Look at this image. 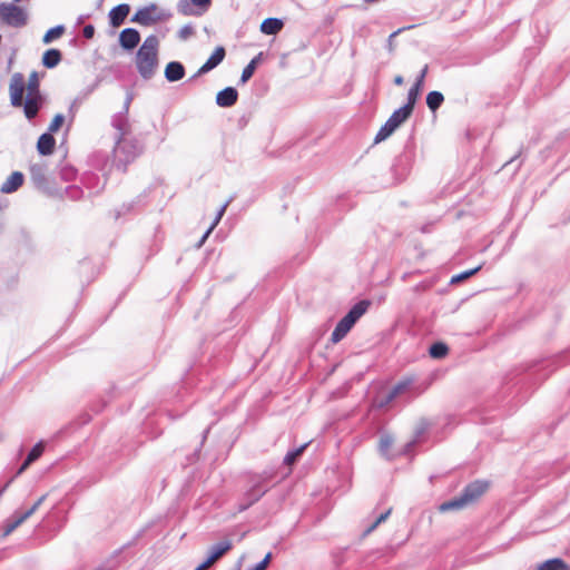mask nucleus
<instances>
[{"label":"nucleus","mask_w":570,"mask_h":570,"mask_svg":"<svg viewBox=\"0 0 570 570\" xmlns=\"http://www.w3.org/2000/svg\"><path fill=\"white\" fill-rule=\"evenodd\" d=\"M39 77L36 71L29 76L27 83V97L23 99L26 90L24 77L20 72L12 75L9 91L10 100L13 107H23L26 117L30 120L35 118L42 106L43 98L39 90Z\"/></svg>","instance_id":"f257e3e1"},{"label":"nucleus","mask_w":570,"mask_h":570,"mask_svg":"<svg viewBox=\"0 0 570 570\" xmlns=\"http://www.w3.org/2000/svg\"><path fill=\"white\" fill-rule=\"evenodd\" d=\"M159 39L155 35L148 36L136 55V67L144 79H150L158 66Z\"/></svg>","instance_id":"f03ea898"},{"label":"nucleus","mask_w":570,"mask_h":570,"mask_svg":"<svg viewBox=\"0 0 570 570\" xmlns=\"http://www.w3.org/2000/svg\"><path fill=\"white\" fill-rule=\"evenodd\" d=\"M368 306L370 303L367 301H361L356 303L350 309V312L337 323L334 331L332 332L331 341L333 343H338L341 340H343L357 322V320L365 314Z\"/></svg>","instance_id":"7ed1b4c3"},{"label":"nucleus","mask_w":570,"mask_h":570,"mask_svg":"<svg viewBox=\"0 0 570 570\" xmlns=\"http://www.w3.org/2000/svg\"><path fill=\"white\" fill-rule=\"evenodd\" d=\"M171 18L170 11L159 7L156 3H150L142 8H139L136 13L131 17V22L139 23L141 26H151L160 21H166Z\"/></svg>","instance_id":"20e7f679"},{"label":"nucleus","mask_w":570,"mask_h":570,"mask_svg":"<svg viewBox=\"0 0 570 570\" xmlns=\"http://www.w3.org/2000/svg\"><path fill=\"white\" fill-rule=\"evenodd\" d=\"M140 153L139 146L128 137H118L114 148V160L117 167H124Z\"/></svg>","instance_id":"39448f33"},{"label":"nucleus","mask_w":570,"mask_h":570,"mask_svg":"<svg viewBox=\"0 0 570 570\" xmlns=\"http://www.w3.org/2000/svg\"><path fill=\"white\" fill-rule=\"evenodd\" d=\"M412 112L409 110V108L401 107L396 109L380 128L374 141L381 142L389 138L403 122L410 118Z\"/></svg>","instance_id":"423d86ee"},{"label":"nucleus","mask_w":570,"mask_h":570,"mask_svg":"<svg viewBox=\"0 0 570 570\" xmlns=\"http://www.w3.org/2000/svg\"><path fill=\"white\" fill-rule=\"evenodd\" d=\"M0 19L16 28L27 23L26 12L13 3H0Z\"/></svg>","instance_id":"0eeeda50"},{"label":"nucleus","mask_w":570,"mask_h":570,"mask_svg":"<svg viewBox=\"0 0 570 570\" xmlns=\"http://www.w3.org/2000/svg\"><path fill=\"white\" fill-rule=\"evenodd\" d=\"M39 505L35 503L30 509L24 512H14L6 522L4 535H9L19 525H21L27 519H29L37 510Z\"/></svg>","instance_id":"6e6552de"},{"label":"nucleus","mask_w":570,"mask_h":570,"mask_svg":"<svg viewBox=\"0 0 570 570\" xmlns=\"http://www.w3.org/2000/svg\"><path fill=\"white\" fill-rule=\"evenodd\" d=\"M488 489V483L484 481H475L465 487L461 495L468 505L475 502L481 498Z\"/></svg>","instance_id":"1a4fd4ad"},{"label":"nucleus","mask_w":570,"mask_h":570,"mask_svg":"<svg viewBox=\"0 0 570 570\" xmlns=\"http://www.w3.org/2000/svg\"><path fill=\"white\" fill-rule=\"evenodd\" d=\"M411 381H402L394 385L391 391H389L385 395L379 396L374 401V406L376 407H384L389 403H391L394 399H396L399 395L403 394L410 386Z\"/></svg>","instance_id":"9d476101"},{"label":"nucleus","mask_w":570,"mask_h":570,"mask_svg":"<svg viewBox=\"0 0 570 570\" xmlns=\"http://www.w3.org/2000/svg\"><path fill=\"white\" fill-rule=\"evenodd\" d=\"M225 49L224 47H217L212 56L207 59V61L198 69L197 73L194 77H198L209 72L215 69L225 58Z\"/></svg>","instance_id":"9b49d317"},{"label":"nucleus","mask_w":570,"mask_h":570,"mask_svg":"<svg viewBox=\"0 0 570 570\" xmlns=\"http://www.w3.org/2000/svg\"><path fill=\"white\" fill-rule=\"evenodd\" d=\"M140 41V33L134 28H126L119 35V43L125 50L135 49Z\"/></svg>","instance_id":"f8f14e48"},{"label":"nucleus","mask_w":570,"mask_h":570,"mask_svg":"<svg viewBox=\"0 0 570 570\" xmlns=\"http://www.w3.org/2000/svg\"><path fill=\"white\" fill-rule=\"evenodd\" d=\"M212 3V0H178L177 10L184 16H193V4L206 11Z\"/></svg>","instance_id":"ddd939ff"},{"label":"nucleus","mask_w":570,"mask_h":570,"mask_svg":"<svg viewBox=\"0 0 570 570\" xmlns=\"http://www.w3.org/2000/svg\"><path fill=\"white\" fill-rule=\"evenodd\" d=\"M238 98V92L233 87H227L223 90H220L216 96V104L219 107H232L236 104Z\"/></svg>","instance_id":"4468645a"},{"label":"nucleus","mask_w":570,"mask_h":570,"mask_svg":"<svg viewBox=\"0 0 570 570\" xmlns=\"http://www.w3.org/2000/svg\"><path fill=\"white\" fill-rule=\"evenodd\" d=\"M129 12H130V7H129V4H126V3H121V4H118L117 7L112 8L109 12L110 24L115 28L119 27L120 24L124 23L125 19L129 14Z\"/></svg>","instance_id":"2eb2a0df"},{"label":"nucleus","mask_w":570,"mask_h":570,"mask_svg":"<svg viewBox=\"0 0 570 570\" xmlns=\"http://www.w3.org/2000/svg\"><path fill=\"white\" fill-rule=\"evenodd\" d=\"M23 174L20 171H13L6 181L2 183L0 190L3 194H11L16 191L23 184Z\"/></svg>","instance_id":"dca6fc26"},{"label":"nucleus","mask_w":570,"mask_h":570,"mask_svg":"<svg viewBox=\"0 0 570 570\" xmlns=\"http://www.w3.org/2000/svg\"><path fill=\"white\" fill-rule=\"evenodd\" d=\"M232 547L233 544L229 540H224L213 546L209 550V556L207 558L208 562L213 566L218 559H220L226 552H228L232 549Z\"/></svg>","instance_id":"f3484780"},{"label":"nucleus","mask_w":570,"mask_h":570,"mask_svg":"<svg viewBox=\"0 0 570 570\" xmlns=\"http://www.w3.org/2000/svg\"><path fill=\"white\" fill-rule=\"evenodd\" d=\"M184 76H185V68L178 61H171L165 68V78L170 82L178 81V80L183 79Z\"/></svg>","instance_id":"a211bd4d"},{"label":"nucleus","mask_w":570,"mask_h":570,"mask_svg":"<svg viewBox=\"0 0 570 570\" xmlns=\"http://www.w3.org/2000/svg\"><path fill=\"white\" fill-rule=\"evenodd\" d=\"M56 140L50 132L42 134L37 142V149L41 155H50L53 151Z\"/></svg>","instance_id":"6ab92c4d"},{"label":"nucleus","mask_w":570,"mask_h":570,"mask_svg":"<svg viewBox=\"0 0 570 570\" xmlns=\"http://www.w3.org/2000/svg\"><path fill=\"white\" fill-rule=\"evenodd\" d=\"M30 175L32 181L39 186L42 187L47 184V170L46 166L42 164H33L30 167Z\"/></svg>","instance_id":"aec40b11"},{"label":"nucleus","mask_w":570,"mask_h":570,"mask_svg":"<svg viewBox=\"0 0 570 570\" xmlns=\"http://www.w3.org/2000/svg\"><path fill=\"white\" fill-rule=\"evenodd\" d=\"M284 23L277 18H267L261 24V31L265 35H276L283 28Z\"/></svg>","instance_id":"412c9836"},{"label":"nucleus","mask_w":570,"mask_h":570,"mask_svg":"<svg viewBox=\"0 0 570 570\" xmlns=\"http://www.w3.org/2000/svg\"><path fill=\"white\" fill-rule=\"evenodd\" d=\"M43 443L42 442H39L37 443L31 450L30 452L28 453L24 462L22 463V465L20 466V469L18 470V474H21L24 470H27V468L32 463L35 462L37 459H39L43 452Z\"/></svg>","instance_id":"4be33fe9"},{"label":"nucleus","mask_w":570,"mask_h":570,"mask_svg":"<svg viewBox=\"0 0 570 570\" xmlns=\"http://www.w3.org/2000/svg\"><path fill=\"white\" fill-rule=\"evenodd\" d=\"M266 490L267 489L261 483V481L256 482L245 494L247 507L258 501Z\"/></svg>","instance_id":"5701e85b"},{"label":"nucleus","mask_w":570,"mask_h":570,"mask_svg":"<svg viewBox=\"0 0 570 570\" xmlns=\"http://www.w3.org/2000/svg\"><path fill=\"white\" fill-rule=\"evenodd\" d=\"M466 507H468L466 502L464 501L463 497L460 494L459 497H455L452 500L443 502L439 507V510L441 512H448V511H453V510H462Z\"/></svg>","instance_id":"b1692460"},{"label":"nucleus","mask_w":570,"mask_h":570,"mask_svg":"<svg viewBox=\"0 0 570 570\" xmlns=\"http://www.w3.org/2000/svg\"><path fill=\"white\" fill-rule=\"evenodd\" d=\"M61 60V53L57 49H49L43 53L42 63L47 68H55Z\"/></svg>","instance_id":"393cba45"},{"label":"nucleus","mask_w":570,"mask_h":570,"mask_svg":"<svg viewBox=\"0 0 570 570\" xmlns=\"http://www.w3.org/2000/svg\"><path fill=\"white\" fill-rule=\"evenodd\" d=\"M112 125L118 131V137H127L129 134V124L125 115H118L114 118Z\"/></svg>","instance_id":"a878e982"},{"label":"nucleus","mask_w":570,"mask_h":570,"mask_svg":"<svg viewBox=\"0 0 570 570\" xmlns=\"http://www.w3.org/2000/svg\"><path fill=\"white\" fill-rule=\"evenodd\" d=\"M538 570H570V567L561 559H550L539 566Z\"/></svg>","instance_id":"bb28decb"},{"label":"nucleus","mask_w":570,"mask_h":570,"mask_svg":"<svg viewBox=\"0 0 570 570\" xmlns=\"http://www.w3.org/2000/svg\"><path fill=\"white\" fill-rule=\"evenodd\" d=\"M443 101L444 97L440 91H431L426 96V105L432 111L439 109Z\"/></svg>","instance_id":"cd10ccee"},{"label":"nucleus","mask_w":570,"mask_h":570,"mask_svg":"<svg viewBox=\"0 0 570 570\" xmlns=\"http://www.w3.org/2000/svg\"><path fill=\"white\" fill-rule=\"evenodd\" d=\"M229 202L225 203L220 208L219 210L217 212V215L214 219V222L212 223V225L209 226V228L206 230V233L203 235L202 239L199 240L198 243V247H200L205 240L207 239V237L210 235V233L214 230V228L218 225V223L220 222L222 217L224 216L225 212H226V208L228 206Z\"/></svg>","instance_id":"c85d7f7f"},{"label":"nucleus","mask_w":570,"mask_h":570,"mask_svg":"<svg viewBox=\"0 0 570 570\" xmlns=\"http://www.w3.org/2000/svg\"><path fill=\"white\" fill-rule=\"evenodd\" d=\"M422 89L423 88L413 85L407 92V102L403 107L409 108V110L413 112L414 106L421 95Z\"/></svg>","instance_id":"c756f323"},{"label":"nucleus","mask_w":570,"mask_h":570,"mask_svg":"<svg viewBox=\"0 0 570 570\" xmlns=\"http://www.w3.org/2000/svg\"><path fill=\"white\" fill-rule=\"evenodd\" d=\"M261 57H262V53H259L257 57L252 59V61L243 69V72L240 76V81L243 83L247 82L252 78Z\"/></svg>","instance_id":"7c9ffc66"},{"label":"nucleus","mask_w":570,"mask_h":570,"mask_svg":"<svg viewBox=\"0 0 570 570\" xmlns=\"http://www.w3.org/2000/svg\"><path fill=\"white\" fill-rule=\"evenodd\" d=\"M448 352L449 348L444 343H434L430 347V355L433 358H442L448 354Z\"/></svg>","instance_id":"2f4dec72"},{"label":"nucleus","mask_w":570,"mask_h":570,"mask_svg":"<svg viewBox=\"0 0 570 570\" xmlns=\"http://www.w3.org/2000/svg\"><path fill=\"white\" fill-rule=\"evenodd\" d=\"M307 446V443L301 445L299 448L293 450V451H289L285 458H284V463L286 465H292L296 462V460L302 455V453L304 452V450L306 449Z\"/></svg>","instance_id":"473e14b6"},{"label":"nucleus","mask_w":570,"mask_h":570,"mask_svg":"<svg viewBox=\"0 0 570 570\" xmlns=\"http://www.w3.org/2000/svg\"><path fill=\"white\" fill-rule=\"evenodd\" d=\"M63 31H65L63 26H57V27H53V28L49 29V30L45 33L42 41H43L45 43H49V42H51L53 39L59 38V37L63 33Z\"/></svg>","instance_id":"72a5a7b5"},{"label":"nucleus","mask_w":570,"mask_h":570,"mask_svg":"<svg viewBox=\"0 0 570 570\" xmlns=\"http://www.w3.org/2000/svg\"><path fill=\"white\" fill-rule=\"evenodd\" d=\"M393 444V439L391 435H383L380 440V452L382 455L387 456L389 450Z\"/></svg>","instance_id":"f704fd0d"},{"label":"nucleus","mask_w":570,"mask_h":570,"mask_svg":"<svg viewBox=\"0 0 570 570\" xmlns=\"http://www.w3.org/2000/svg\"><path fill=\"white\" fill-rule=\"evenodd\" d=\"M480 268H481V266H478L475 268H472V269L465 271L463 273H460L458 275H454L451 278V283H458V282L464 281V279L469 278L470 276L474 275L478 271H480Z\"/></svg>","instance_id":"c9c22d12"},{"label":"nucleus","mask_w":570,"mask_h":570,"mask_svg":"<svg viewBox=\"0 0 570 570\" xmlns=\"http://www.w3.org/2000/svg\"><path fill=\"white\" fill-rule=\"evenodd\" d=\"M63 121H65V116L61 114H57L53 117L51 124L49 125V128H48L49 132L51 134V132L58 131L59 128L62 126Z\"/></svg>","instance_id":"e433bc0d"},{"label":"nucleus","mask_w":570,"mask_h":570,"mask_svg":"<svg viewBox=\"0 0 570 570\" xmlns=\"http://www.w3.org/2000/svg\"><path fill=\"white\" fill-rule=\"evenodd\" d=\"M194 35V28L191 24H185L178 31V37L181 40H187L189 37Z\"/></svg>","instance_id":"4c0bfd02"},{"label":"nucleus","mask_w":570,"mask_h":570,"mask_svg":"<svg viewBox=\"0 0 570 570\" xmlns=\"http://www.w3.org/2000/svg\"><path fill=\"white\" fill-rule=\"evenodd\" d=\"M428 70H429L428 65H425L422 68V70L420 71V73L416 77L415 82L413 85L419 86L420 88H423Z\"/></svg>","instance_id":"58836bf2"},{"label":"nucleus","mask_w":570,"mask_h":570,"mask_svg":"<svg viewBox=\"0 0 570 570\" xmlns=\"http://www.w3.org/2000/svg\"><path fill=\"white\" fill-rule=\"evenodd\" d=\"M271 559H272V553H267L265 556V558L258 562L254 568H252L253 570H266V568L268 567L269 562H271Z\"/></svg>","instance_id":"ea45409f"},{"label":"nucleus","mask_w":570,"mask_h":570,"mask_svg":"<svg viewBox=\"0 0 570 570\" xmlns=\"http://www.w3.org/2000/svg\"><path fill=\"white\" fill-rule=\"evenodd\" d=\"M391 513V509H389L387 511H385L384 513H381L380 517L376 519V521L371 525V528L368 529V532L370 531H373L379 524H381L382 522H384L389 515Z\"/></svg>","instance_id":"a19ab883"},{"label":"nucleus","mask_w":570,"mask_h":570,"mask_svg":"<svg viewBox=\"0 0 570 570\" xmlns=\"http://www.w3.org/2000/svg\"><path fill=\"white\" fill-rule=\"evenodd\" d=\"M82 33H83V37L87 38V39H91L95 35V28L92 24H87L85 26L83 30H82Z\"/></svg>","instance_id":"79ce46f5"},{"label":"nucleus","mask_w":570,"mask_h":570,"mask_svg":"<svg viewBox=\"0 0 570 570\" xmlns=\"http://www.w3.org/2000/svg\"><path fill=\"white\" fill-rule=\"evenodd\" d=\"M212 564L208 562V560L206 559L202 564H199L195 570H206L210 567Z\"/></svg>","instance_id":"37998d69"},{"label":"nucleus","mask_w":570,"mask_h":570,"mask_svg":"<svg viewBox=\"0 0 570 570\" xmlns=\"http://www.w3.org/2000/svg\"><path fill=\"white\" fill-rule=\"evenodd\" d=\"M403 81H404V79H403V77H402V76H400V75H399V76H395V77H394V83H395L396 86H401V85H403Z\"/></svg>","instance_id":"c03bdc74"},{"label":"nucleus","mask_w":570,"mask_h":570,"mask_svg":"<svg viewBox=\"0 0 570 570\" xmlns=\"http://www.w3.org/2000/svg\"><path fill=\"white\" fill-rule=\"evenodd\" d=\"M400 32H401V29H399V30H396V31H394L393 33H391V35H390V37H389V43H390V46H392V43H393V38H394L396 35H399Z\"/></svg>","instance_id":"a18cd8bd"},{"label":"nucleus","mask_w":570,"mask_h":570,"mask_svg":"<svg viewBox=\"0 0 570 570\" xmlns=\"http://www.w3.org/2000/svg\"><path fill=\"white\" fill-rule=\"evenodd\" d=\"M130 101H131V96H130V95H128V96H127V99H126V101H125V110H126V111H127V110H128V108H129Z\"/></svg>","instance_id":"49530a36"},{"label":"nucleus","mask_w":570,"mask_h":570,"mask_svg":"<svg viewBox=\"0 0 570 570\" xmlns=\"http://www.w3.org/2000/svg\"><path fill=\"white\" fill-rule=\"evenodd\" d=\"M45 500H46V495H42L38 499V501L36 503L40 507Z\"/></svg>","instance_id":"de8ad7c7"},{"label":"nucleus","mask_w":570,"mask_h":570,"mask_svg":"<svg viewBox=\"0 0 570 570\" xmlns=\"http://www.w3.org/2000/svg\"><path fill=\"white\" fill-rule=\"evenodd\" d=\"M3 491H4V488L2 490H0V495L3 493Z\"/></svg>","instance_id":"09e8293b"},{"label":"nucleus","mask_w":570,"mask_h":570,"mask_svg":"<svg viewBox=\"0 0 570 570\" xmlns=\"http://www.w3.org/2000/svg\"><path fill=\"white\" fill-rule=\"evenodd\" d=\"M21 0H14V2H20Z\"/></svg>","instance_id":"8fccbe9b"}]
</instances>
